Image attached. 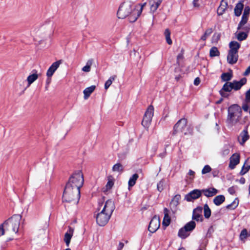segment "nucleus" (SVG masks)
Returning a JSON list of instances; mask_svg holds the SVG:
<instances>
[{"label":"nucleus","instance_id":"nucleus-1","mask_svg":"<svg viewBox=\"0 0 250 250\" xmlns=\"http://www.w3.org/2000/svg\"><path fill=\"white\" fill-rule=\"evenodd\" d=\"M146 3L134 5L130 1H125L121 4L117 12L119 19H125L128 17L130 22L135 21L140 16Z\"/></svg>","mask_w":250,"mask_h":250},{"label":"nucleus","instance_id":"nucleus-2","mask_svg":"<svg viewBox=\"0 0 250 250\" xmlns=\"http://www.w3.org/2000/svg\"><path fill=\"white\" fill-rule=\"evenodd\" d=\"M114 209V202L111 200H107L102 208L101 212L97 215L96 221L97 224L101 226H104L106 224Z\"/></svg>","mask_w":250,"mask_h":250},{"label":"nucleus","instance_id":"nucleus-3","mask_svg":"<svg viewBox=\"0 0 250 250\" xmlns=\"http://www.w3.org/2000/svg\"><path fill=\"white\" fill-rule=\"evenodd\" d=\"M21 218V215L15 214L2 224V226L5 228L6 234L11 236L18 232Z\"/></svg>","mask_w":250,"mask_h":250},{"label":"nucleus","instance_id":"nucleus-4","mask_svg":"<svg viewBox=\"0 0 250 250\" xmlns=\"http://www.w3.org/2000/svg\"><path fill=\"white\" fill-rule=\"evenodd\" d=\"M80 198V190L76 192L75 188L69 184H66L62 195L63 202L76 206L79 203Z\"/></svg>","mask_w":250,"mask_h":250},{"label":"nucleus","instance_id":"nucleus-5","mask_svg":"<svg viewBox=\"0 0 250 250\" xmlns=\"http://www.w3.org/2000/svg\"><path fill=\"white\" fill-rule=\"evenodd\" d=\"M242 110L240 106L233 104L228 109V115L227 119L228 123L232 125H236L241 117Z\"/></svg>","mask_w":250,"mask_h":250},{"label":"nucleus","instance_id":"nucleus-6","mask_svg":"<svg viewBox=\"0 0 250 250\" xmlns=\"http://www.w3.org/2000/svg\"><path fill=\"white\" fill-rule=\"evenodd\" d=\"M83 177L82 172L78 171L74 173L69 178L68 182L66 184H69L73 188H75L76 192H77L78 190H80V188L83 186Z\"/></svg>","mask_w":250,"mask_h":250},{"label":"nucleus","instance_id":"nucleus-7","mask_svg":"<svg viewBox=\"0 0 250 250\" xmlns=\"http://www.w3.org/2000/svg\"><path fill=\"white\" fill-rule=\"evenodd\" d=\"M188 130L187 120L185 118H182L179 120L174 125L172 134L184 133L186 135L188 133Z\"/></svg>","mask_w":250,"mask_h":250},{"label":"nucleus","instance_id":"nucleus-8","mask_svg":"<svg viewBox=\"0 0 250 250\" xmlns=\"http://www.w3.org/2000/svg\"><path fill=\"white\" fill-rule=\"evenodd\" d=\"M153 114L154 107L152 105H150L146 111L142 122V125L145 128H148L151 122Z\"/></svg>","mask_w":250,"mask_h":250},{"label":"nucleus","instance_id":"nucleus-9","mask_svg":"<svg viewBox=\"0 0 250 250\" xmlns=\"http://www.w3.org/2000/svg\"><path fill=\"white\" fill-rule=\"evenodd\" d=\"M160 226V222L159 217L154 216L150 222L148 226V230L154 233L156 232Z\"/></svg>","mask_w":250,"mask_h":250},{"label":"nucleus","instance_id":"nucleus-10","mask_svg":"<svg viewBox=\"0 0 250 250\" xmlns=\"http://www.w3.org/2000/svg\"><path fill=\"white\" fill-rule=\"evenodd\" d=\"M202 190L194 189L185 196V199L188 201H192L193 200L199 198L202 195Z\"/></svg>","mask_w":250,"mask_h":250},{"label":"nucleus","instance_id":"nucleus-11","mask_svg":"<svg viewBox=\"0 0 250 250\" xmlns=\"http://www.w3.org/2000/svg\"><path fill=\"white\" fill-rule=\"evenodd\" d=\"M62 60H60L58 61L53 62L51 64V65L48 68L46 72V76L48 77V78H51V77L53 76L54 72L59 68L60 64H62Z\"/></svg>","mask_w":250,"mask_h":250},{"label":"nucleus","instance_id":"nucleus-12","mask_svg":"<svg viewBox=\"0 0 250 250\" xmlns=\"http://www.w3.org/2000/svg\"><path fill=\"white\" fill-rule=\"evenodd\" d=\"M240 154L237 153H234L229 158V167L231 169H233L240 162Z\"/></svg>","mask_w":250,"mask_h":250},{"label":"nucleus","instance_id":"nucleus-13","mask_svg":"<svg viewBox=\"0 0 250 250\" xmlns=\"http://www.w3.org/2000/svg\"><path fill=\"white\" fill-rule=\"evenodd\" d=\"M249 135L247 129L243 130L238 137V140L240 144L244 146L245 142L249 139Z\"/></svg>","mask_w":250,"mask_h":250},{"label":"nucleus","instance_id":"nucleus-14","mask_svg":"<svg viewBox=\"0 0 250 250\" xmlns=\"http://www.w3.org/2000/svg\"><path fill=\"white\" fill-rule=\"evenodd\" d=\"M202 208L201 207H197L193 210L192 218L197 221H202L203 217L201 214Z\"/></svg>","mask_w":250,"mask_h":250},{"label":"nucleus","instance_id":"nucleus-15","mask_svg":"<svg viewBox=\"0 0 250 250\" xmlns=\"http://www.w3.org/2000/svg\"><path fill=\"white\" fill-rule=\"evenodd\" d=\"M247 82V79L245 78H242L240 81H233L231 82L232 83V86L233 89L235 90H238L240 89L241 87L244 85Z\"/></svg>","mask_w":250,"mask_h":250},{"label":"nucleus","instance_id":"nucleus-16","mask_svg":"<svg viewBox=\"0 0 250 250\" xmlns=\"http://www.w3.org/2000/svg\"><path fill=\"white\" fill-rule=\"evenodd\" d=\"M238 58V53L229 51L228 55L227 56V61L229 64L235 63Z\"/></svg>","mask_w":250,"mask_h":250},{"label":"nucleus","instance_id":"nucleus-17","mask_svg":"<svg viewBox=\"0 0 250 250\" xmlns=\"http://www.w3.org/2000/svg\"><path fill=\"white\" fill-rule=\"evenodd\" d=\"M163 0H149V4L150 5V11L154 13L159 7Z\"/></svg>","mask_w":250,"mask_h":250},{"label":"nucleus","instance_id":"nucleus-18","mask_svg":"<svg viewBox=\"0 0 250 250\" xmlns=\"http://www.w3.org/2000/svg\"><path fill=\"white\" fill-rule=\"evenodd\" d=\"M33 74L29 75L27 78L28 87L29 86L36 80H37L39 77V74L37 73V71L36 70H33Z\"/></svg>","mask_w":250,"mask_h":250},{"label":"nucleus","instance_id":"nucleus-19","mask_svg":"<svg viewBox=\"0 0 250 250\" xmlns=\"http://www.w3.org/2000/svg\"><path fill=\"white\" fill-rule=\"evenodd\" d=\"M73 232L74 229L70 228L68 231L65 233L64 241L65 242L66 245L67 247H68L70 244V240L73 236Z\"/></svg>","mask_w":250,"mask_h":250},{"label":"nucleus","instance_id":"nucleus-20","mask_svg":"<svg viewBox=\"0 0 250 250\" xmlns=\"http://www.w3.org/2000/svg\"><path fill=\"white\" fill-rule=\"evenodd\" d=\"M229 51L238 53V49L240 47V44L236 41H232L229 43Z\"/></svg>","mask_w":250,"mask_h":250},{"label":"nucleus","instance_id":"nucleus-21","mask_svg":"<svg viewBox=\"0 0 250 250\" xmlns=\"http://www.w3.org/2000/svg\"><path fill=\"white\" fill-rule=\"evenodd\" d=\"M202 191L205 196L208 197H212L218 193V190L213 188L202 189Z\"/></svg>","mask_w":250,"mask_h":250},{"label":"nucleus","instance_id":"nucleus-22","mask_svg":"<svg viewBox=\"0 0 250 250\" xmlns=\"http://www.w3.org/2000/svg\"><path fill=\"white\" fill-rule=\"evenodd\" d=\"M228 7V2L225 0H222L220 6L217 9V14L222 15L225 12Z\"/></svg>","mask_w":250,"mask_h":250},{"label":"nucleus","instance_id":"nucleus-23","mask_svg":"<svg viewBox=\"0 0 250 250\" xmlns=\"http://www.w3.org/2000/svg\"><path fill=\"white\" fill-rule=\"evenodd\" d=\"M250 169V157L247 158L245 161L243 166L242 167L241 170L240 172L241 175L245 174Z\"/></svg>","mask_w":250,"mask_h":250},{"label":"nucleus","instance_id":"nucleus-24","mask_svg":"<svg viewBox=\"0 0 250 250\" xmlns=\"http://www.w3.org/2000/svg\"><path fill=\"white\" fill-rule=\"evenodd\" d=\"M169 210L165 208L164 209V217L163 219L162 224L166 227L168 226L170 223V218L168 215Z\"/></svg>","mask_w":250,"mask_h":250},{"label":"nucleus","instance_id":"nucleus-25","mask_svg":"<svg viewBox=\"0 0 250 250\" xmlns=\"http://www.w3.org/2000/svg\"><path fill=\"white\" fill-rule=\"evenodd\" d=\"M95 87V86L92 85L90 87L86 88L83 90L84 99H87L90 96V94L94 91Z\"/></svg>","mask_w":250,"mask_h":250},{"label":"nucleus","instance_id":"nucleus-26","mask_svg":"<svg viewBox=\"0 0 250 250\" xmlns=\"http://www.w3.org/2000/svg\"><path fill=\"white\" fill-rule=\"evenodd\" d=\"M225 197L224 195H219L214 198L213 203L216 206H219L225 201Z\"/></svg>","mask_w":250,"mask_h":250},{"label":"nucleus","instance_id":"nucleus-27","mask_svg":"<svg viewBox=\"0 0 250 250\" xmlns=\"http://www.w3.org/2000/svg\"><path fill=\"white\" fill-rule=\"evenodd\" d=\"M139 177V175L137 173L134 174L129 179L128 181V187H133L136 183V180Z\"/></svg>","mask_w":250,"mask_h":250},{"label":"nucleus","instance_id":"nucleus-28","mask_svg":"<svg viewBox=\"0 0 250 250\" xmlns=\"http://www.w3.org/2000/svg\"><path fill=\"white\" fill-rule=\"evenodd\" d=\"M93 59L88 60L86 63L85 66L82 68V71L84 72H89L91 70V67L93 64Z\"/></svg>","mask_w":250,"mask_h":250},{"label":"nucleus","instance_id":"nucleus-29","mask_svg":"<svg viewBox=\"0 0 250 250\" xmlns=\"http://www.w3.org/2000/svg\"><path fill=\"white\" fill-rule=\"evenodd\" d=\"M190 232H188L184 227L181 228L178 232V236L183 238H186L189 235Z\"/></svg>","mask_w":250,"mask_h":250},{"label":"nucleus","instance_id":"nucleus-30","mask_svg":"<svg viewBox=\"0 0 250 250\" xmlns=\"http://www.w3.org/2000/svg\"><path fill=\"white\" fill-rule=\"evenodd\" d=\"M196 223L193 221H191L187 223L184 227L188 232L192 231L195 228Z\"/></svg>","mask_w":250,"mask_h":250},{"label":"nucleus","instance_id":"nucleus-31","mask_svg":"<svg viewBox=\"0 0 250 250\" xmlns=\"http://www.w3.org/2000/svg\"><path fill=\"white\" fill-rule=\"evenodd\" d=\"M243 8V4L241 2H239L236 5L234 8V13L236 16H239L242 12Z\"/></svg>","mask_w":250,"mask_h":250},{"label":"nucleus","instance_id":"nucleus-32","mask_svg":"<svg viewBox=\"0 0 250 250\" xmlns=\"http://www.w3.org/2000/svg\"><path fill=\"white\" fill-rule=\"evenodd\" d=\"M112 169L114 172H121L124 170V167L120 163H117L113 166Z\"/></svg>","mask_w":250,"mask_h":250},{"label":"nucleus","instance_id":"nucleus-33","mask_svg":"<svg viewBox=\"0 0 250 250\" xmlns=\"http://www.w3.org/2000/svg\"><path fill=\"white\" fill-rule=\"evenodd\" d=\"M221 89L226 92H230L233 89L231 83H226L223 86V87Z\"/></svg>","mask_w":250,"mask_h":250},{"label":"nucleus","instance_id":"nucleus-34","mask_svg":"<svg viewBox=\"0 0 250 250\" xmlns=\"http://www.w3.org/2000/svg\"><path fill=\"white\" fill-rule=\"evenodd\" d=\"M204 214L206 218H209L210 216L211 210L207 204H205L204 206Z\"/></svg>","mask_w":250,"mask_h":250},{"label":"nucleus","instance_id":"nucleus-35","mask_svg":"<svg viewBox=\"0 0 250 250\" xmlns=\"http://www.w3.org/2000/svg\"><path fill=\"white\" fill-rule=\"evenodd\" d=\"M232 75L230 73H224L221 75V79L223 81L228 82L231 79Z\"/></svg>","mask_w":250,"mask_h":250},{"label":"nucleus","instance_id":"nucleus-36","mask_svg":"<svg viewBox=\"0 0 250 250\" xmlns=\"http://www.w3.org/2000/svg\"><path fill=\"white\" fill-rule=\"evenodd\" d=\"M212 32L213 30L212 28L207 29L205 32L204 35L201 37V40L202 41L206 40V39L211 35Z\"/></svg>","mask_w":250,"mask_h":250},{"label":"nucleus","instance_id":"nucleus-37","mask_svg":"<svg viewBox=\"0 0 250 250\" xmlns=\"http://www.w3.org/2000/svg\"><path fill=\"white\" fill-rule=\"evenodd\" d=\"M209 55L211 57L218 56L219 55V51L216 47H212L209 51Z\"/></svg>","mask_w":250,"mask_h":250},{"label":"nucleus","instance_id":"nucleus-38","mask_svg":"<svg viewBox=\"0 0 250 250\" xmlns=\"http://www.w3.org/2000/svg\"><path fill=\"white\" fill-rule=\"evenodd\" d=\"M116 76H112L110 77L109 79L106 81L104 84V88L105 89H107L111 85L113 81L116 79Z\"/></svg>","mask_w":250,"mask_h":250},{"label":"nucleus","instance_id":"nucleus-39","mask_svg":"<svg viewBox=\"0 0 250 250\" xmlns=\"http://www.w3.org/2000/svg\"><path fill=\"white\" fill-rule=\"evenodd\" d=\"M179 204L177 202L171 200L170 203V208L173 213H175L176 212L177 210V206Z\"/></svg>","mask_w":250,"mask_h":250},{"label":"nucleus","instance_id":"nucleus-40","mask_svg":"<svg viewBox=\"0 0 250 250\" xmlns=\"http://www.w3.org/2000/svg\"><path fill=\"white\" fill-rule=\"evenodd\" d=\"M165 35L167 43L169 45L171 44L172 42L170 39V32L168 29L165 30Z\"/></svg>","mask_w":250,"mask_h":250},{"label":"nucleus","instance_id":"nucleus-41","mask_svg":"<svg viewBox=\"0 0 250 250\" xmlns=\"http://www.w3.org/2000/svg\"><path fill=\"white\" fill-rule=\"evenodd\" d=\"M248 19V17L242 16V20L239 23V24L238 27V29H241L242 27L247 22Z\"/></svg>","mask_w":250,"mask_h":250},{"label":"nucleus","instance_id":"nucleus-42","mask_svg":"<svg viewBox=\"0 0 250 250\" xmlns=\"http://www.w3.org/2000/svg\"><path fill=\"white\" fill-rule=\"evenodd\" d=\"M247 37V34L243 32L239 33L237 35V39L240 41L245 40Z\"/></svg>","mask_w":250,"mask_h":250},{"label":"nucleus","instance_id":"nucleus-43","mask_svg":"<svg viewBox=\"0 0 250 250\" xmlns=\"http://www.w3.org/2000/svg\"><path fill=\"white\" fill-rule=\"evenodd\" d=\"M221 35L220 33H215L212 37V42L213 43H217L220 40Z\"/></svg>","mask_w":250,"mask_h":250},{"label":"nucleus","instance_id":"nucleus-44","mask_svg":"<svg viewBox=\"0 0 250 250\" xmlns=\"http://www.w3.org/2000/svg\"><path fill=\"white\" fill-rule=\"evenodd\" d=\"M248 237V232L247 229H244L242 230L240 235V238L241 240H243L246 239Z\"/></svg>","mask_w":250,"mask_h":250},{"label":"nucleus","instance_id":"nucleus-45","mask_svg":"<svg viewBox=\"0 0 250 250\" xmlns=\"http://www.w3.org/2000/svg\"><path fill=\"white\" fill-rule=\"evenodd\" d=\"M211 168L208 165H206L202 170V173L205 174L210 172Z\"/></svg>","mask_w":250,"mask_h":250},{"label":"nucleus","instance_id":"nucleus-46","mask_svg":"<svg viewBox=\"0 0 250 250\" xmlns=\"http://www.w3.org/2000/svg\"><path fill=\"white\" fill-rule=\"evenodd\" d=\"M229 153V146H226L222 151V155L223 156L228 155Z\"/></svg>","mask_w":250,"mask_h":250},{"label":"nucleus","instance_id":"nucleus-47","mask_svg":"<svg viewBox=\"0 0 250 250\" xmlns=\"http://www.w3.org/2000/svg\"><path fill=\"white\" fill-rule=\"evenodd\" d=\"M238 201H234L232 204L228 205L227 208L228 209H234L238 206Z\"/></svg>","mask_w":250,"mask_h":250},{"label":"nucleus","instance_id":"nucleus-48","mask_svg":"<svg viewBox=\"0 0 250 250\" xmlns=\"http://www.w3.org/2000/svg\"><path fill=\"white\" fill-rule=\"evenodd\" d=\"M164 186V181L163 180H161L157 184V189L159 191H161Z\"/></svg>","mask_w":250,"mask_h":250},{"label":"nucleus","instance_id":"nucleus-49","mask_svg":"<svg viewBox=\"0 0 250 250\" xmlns=\"http://www.w3.org/2000/svg\"><path fill=\"white\" fill-rule=\"evenodd\" d=\"M250 8L249 6H246L244 9L243 16L249 17L250 14Z\"/></svg>","mask_w":250,"mask_h":250},{"label":"nucleus","instance_id":"nucleus-50","mask_svg":"<svg viewBox=\"0 0 250 250\" xmlns=\"http://www.w3.org/2000/svg\"><path fill=\"white\" fill-rule=\"evenodd\" d=\"M114 185V182L111 180H108L107 183L106 184V187L107 189H109L111 188Z\"/></svg>","mask_w":250,"mask_h":250},{"label":"nucleus","instance_id":"nucleus-51","mask_svg":"<svg viewBox=\"0 0 250 250\" xmlns=\"http://www.w3.org/2000/svg\"><path fill=\"white\" fill-rule=\"evenodd\" d=\"M183 51H181V53H179L177 57V62L179 63L181 60H182L184 58Z\"/></svg>","mask_w":250,"mask_h":250},{"label":"nucleus","instance_id":"nucleus-52","mask_svg":"<svg viewBox=\"0 0 250 250\" xmlns=\"http://www.w3.org/2000/svg\"><path fill=\"white\" fill-rule=\"evenodd\" d=\"M246 101L247 103H250V89L246 93Z\"/></svg>","mask_w":250,"mask_h":250},{"label":"nucleus","instance_id":"nucleus-53","mask_svg":"<svg viewBox=\"0 0 250 250\" xmlns=\"http://www.w3.org/2000/svg\"><path fill=\"white\" fill-rule=\"evenodd\" d=\"M193 5L195 8H199L200 6V4L199 2V0H193Z\"/></svg>","mask_w":250,"mask_h":250},{"label":"nucleus","instance_id":"nucleus-54","mask_svg":"<svg viewBox=\"0 0 250 250\" xmlns=\"http://www.w3.org/2000/svg\"><path fill=\"white\" fill-rule=\"evenodd\" d=\"M180 199L181 196L179 194H177L173 198L172 200L174 201V202H177L179 204Z\"/></svg>","mask_w":250,"mask_h":250},{"label":"nucleus","instance_id":"nucleus-55","mask_svg":"<svg viewBox=\"0 0 250 250\" xmlns=\"http://www.w3.org/2000/svg\"><path fill=\"white\" fill-rule=\"evenodd\" d=\"M5 233V229L2 224L0 226V236L3 235Z\"/></svg>","mask_w":250,"mask_h":250},{"label":"nucleus","instance_id":"nucleus-56","mask_svg":"<svg viewBox=\"0 0 250 250\" xmlns=\"http://www.w3.org/2000/svg\"><path fill=\"white\" fill-rule=\"evenodd\" d=\"M200 83V80L199 78L197 77V78H195V79L194 80V84L195 85H198Z\"/></svg>","mask_w":250,"mask_h":250},{"label":"nucleus","instance_id":"nucleus-57","mask_svg":"<svg viewBox=\"0 0 250 250\" xmlns=\"http://www.w3.org/2000/svg\"><path fill=\"white\" fill-rule=\"evenodd\" d=\"M250 73V66H249L244 73V76H248Z\"/></svg>","mask_w":250,"mask_h":250},{"label":"nucleus","instance_id":"nucleus-58","mask_svg":"<svg viewBox=\"0 0 250 250\" xmlns=\"http://www.w3.org/2000/svg\"><path fill=\"white\" fill-rule=\"evenodd\" d=\"M249 105L247 104H244L242 105V108L245 111H247L249 109Z\"/></svg>","mask_w":250,"mask_h":250},{"label":"nucleus","instance_id":"nucleus-59","mask_svg":"<svg viewBox=\"0 0 250 250\" xmlns=\"http://www.w3.org/2000/svg\"><path fill=\"white\" fill-rule=\"evenodd\" d=\"M225 91L223 90L222 89H221L220 91V93L221 95L223 97H227V95H226V93H225Z\"/></svg>","mask_w":250,"mask_h":250},{"label":"nucleus","instance_id":"nucleus-60","mask_svg":"<svg viewBox=\"0 0 250 250\" xmlns=\"http://www.w3.org/2000/svg\"><path fill=\"white\" fill-rule=\"evenodd\" d=\"M188 175L190 176H192L193 177H194L195 172L192 170H189L188 173Z\"/></svg>","mask_w":250,"mask_h":250},{"label":"nucleus","instance_id":"nucleus-61","mask_svg":"<svg viewBox=\"0 0 250 250\" xmlns=\"http://www.w3.org/2000/svg\"><path fill=\"white\" fill-rule=\"evenodd\" d=\"M124 246V243H122V242H120L119 243V250H121V249H123Z\"/></svg>","mask_w":250,"mask_h":250},{"label":"nucleus","instance_id":"nucleus-62","mask_svg":"<svg viewBox=\"0 0 250 250\" xmlns=\"http://www.w3.org/2000/svg\"><path fill=\"white\" fill-rule=\"evenodd\" d=\"M240 181L242 183H244L245 182V179L244 178H242L241 179H240Z\"/></svg>","mask_w":250,"mask_h":250},{"label":"nucleus","instance_id":"nucleus-63","mask_svg":"<svg viewBox=\"0 0 250 250\" xmlns=\"http://www.w3.org/2000/svg\"><path fill=\"white\" fill-rule=\"evenodd\" d=\"M222 100H223V99H221L220 100L216 102V104H220L221 103V102L222 101Z\"/></svg>","mask_w":250,"mask_h":250},{"label":"nucleus","instance_id":"nucleus-64","mask_svg":"<svg viewBox=\"0 0 250 250\" xmlns=\"http://www.w3.org/2000/svg\"><path fill=\"white\" fill-rule=\"evenodd\" d=\"M178 250H186V249L184 248H181Z\"/></svg>","mask_w":250,"mask_h":250}]
</instances>
